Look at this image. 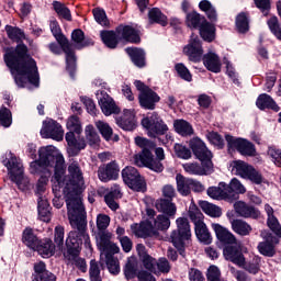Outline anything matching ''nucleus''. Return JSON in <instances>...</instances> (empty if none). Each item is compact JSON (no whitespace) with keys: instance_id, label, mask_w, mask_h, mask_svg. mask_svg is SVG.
I'll list each match as a JSON object with an SVG mask.
<instances>
[{"instance_id":"f257e3e1","label":"nucleus","mask_w":281,"mask_h":281,"mask_svg":"<svg viewBox=\"0 0 281 281\" xmlns=\"http://www.w3.org/2000/svg\"><path fill=\"white\" fill-rule=\"evenodd\" d=\"M3 60L11 74H14V81L18 87L23 89L27 82L33 87H38L41 77L38 75V66L36 60L27 55V46L18 44L16 47H8L4 49Z\"/></svg>"},{"instance_id":"f03ea898","label":"nucleus","mask_w":281,"mask_h":281,"mask_svg":"<svg viewBox=\"0 0 281 281\" xmlns=\"http://www.w3.org/2000/svg\"><path fill=\"white\" fill-rule=\"evenodd\" d=\"M74 231H70L66 239L67 250L64 254L66 260L79 271H87V261L80 257L82 244L85 247H91V238L87 233V217H68Z\"/></svg>"},{"instance_id":"7ed1b4c3","label":"nucleus","mask_w":281,"mask_h":281,"mask_svg":"<svg viewBox=\"0 0 281 281\" xmlns=\"http://www.w3.org/2000/svg\"><path fill=\"white\" fill-rule=\"evenodd\" d=\"M82 186L85 177L78 161H72L68 166V179L66 180L64 194L68 210V218H87V211L82 204Z\"/></svg>"},{"instance_id":"20e7f679","label":"nucleus","mask_w":281,"mask_h":281,"mask_svg":"<svg viewBox=\"0 0 281 281\" xmlns=\"http://www.w3.org/2000/svg\"><path fill=\"white\" fill-rule=\"evenodd\" d=\"M189 146L193 153V155L201 161L199 162H187L183 164V170L188 175H193L195 177H207V175H212L214 172V154L212 150L207 148L204 142L199 137H193L189 142Z\"/></svg>"},{"instance_id":"39448f33","label":"nucleus","mask_w":281,"mask_h":281,"mask_svg":"<svg viewBox=\"0 0 281 281\" xmlns=\"http://www.w3.org/2000/svg\"><path fill=\"white\" fill-rule=\"evenodd\" d=\"M135 144L138 148H142V151L134 156L135 166H138V168H148L153 172H164V164L155 160V156L153 155V150H155L157 144L142 136L135 137Z\"/></svg>"},{"instance_id":"423d86ee","label":"nucleus","mask_w":281,"mask_h":281,"mask_svg":"<svg viewBox=\"0 0 281 281\" xmlns=\"http://www.w3.org/2000/svg\"><path fill=\"white\" fill-rule=\"evenodd\" d=\"M38 156L41 164H44L46 168H55L52 182L55 188H63L65 182L63 181L65 177V157L61 154L56 153L52 147H42L38 149Z\"/></svg>"},{"instance_id":"0eeeda50","label":"nucleus","mask_w":281,"mask_h":281,"mask_svg":"<svg viewBox=\"0 0 281 281\" xmlns=\"http://www.w3.org/2000/svg\"><path fill=\"white\" fill-rule=\"evenodd\" d=\"M50 32L57 43L61 46L64 54H66V69L70 78H74V76H76V52H74L71 43H69L67 36L63 34L57 21L50 22Z\"/></svg>"},{"instance_id":"6e6552de","label":"nucleus","mask_w":281,"mask_h":281,"mask_svg":"<svg viewBox=\"0 0 281 281\" xmlns=\"http://www.w3.org/2000/svg\"><path fill=\"white\" fill-rule=\"evenodd\" d=\"M177 229L171 232L170 239L178 249L180 256H186V247L190 245L192 238V231L190 229V222L187 217H178L176 220Z\"/></svg>"},{"instance_id":"1a4fd4ad","label":"nucleus","mask_w":281,"mask_h":281,"mask_svg":"<svg viewBox=\"0 0 281 281\" xmlns=\"http://www.w3.org/2000/svg\"><path fill=\"white\" fill-rule=\"evenodd\" d=\"M134 87L139 91L138 102L142 109H145L146 111H155L157 102H160L161 97L142 80H135Z\"/></svg>"},{"instance_id":"9d476101","label":"nucleus","mask_w":281,"mask_h":281,"mask_svg":"<svg viewBox=\"0 0 281 281\" xmlns=\"http://www.w3.org/2000/svg\"><path fill=\"white\" fill-rule=\"evenodd\" d=\"M143 128H146L148 137H157L168 133V125L157 112L148 113L140 122Z\"/></svg>"},{"instance_id":"9b49d317","label":"nucleus","mask_w":281,"mask_h":281,"mask_svg":"<svg viewBox=\"0 0 281 281\" xmlns=\"http://www.w3.org/2000/svg\"><path fill=\"white\" fill-rule=\"evenodd\" d=\"M228 150H237L243 157H256V145L249 142L247 138H236L229 134L225 135Z\"/></svg>"},{"instance_id":"f8f14e48","label":"nucleus","mask_w":281,"mask_h":281,"mask_svg":"<svg viewBox=\"0 0 281 281\" xmlns=\"http://www.w3.org/2000/svg\"><path fill=\"white\" fill-rule=\"evenodd\" d=\"M122 179L124 184L135 192H144L146 190V180L142 178V175H139L135 167H125L122 170Z\"/></svg>"},{"instance_id":"ddd939ff","label":"nucleus","mask_w":281,"mask_h":281,"mask_svg":"<svg viewBox=\"0 0 281 281\" xmlns=\"http://www.w3.org/2000/svg\"><path fill=\"white\" fill-rule=\"evenodd\" d=\"M31 175H38L40 179L36 184L37 194H42L45 192V188H47V183H49V177H52V171L45 167L43 162H41V158L38 160H34L30 165Z\"/></svg>"},{"instance_id":"4468645a","label":"nucleus","mask_w":281,"mask_h":281,"mask_svg":"<svg viewBox=\"0 0 281 281\" xmlns=\"http://www.w3.org/2000/svg\"><path fill=\"white\" fill-rule=\"evenodd\" d=\"M40 133L43 139H55V142H63V137H65L63 125L52 119L43 122Z\"/></svg>"},{"instance_id":"2eb2a0df","label":"nucleus","mask_w":281,"mask_h":281,"mask_svg":"<svg viewBox=\"0 0 281 281\" xmlns=\"http://www.w3.org/2000/svg\"><path fill=\"white\" fill-rule=\"evenodd\" d=\"M183 54L188 56L191 63H201L203 59V45L198 35H191L189 44L183 48Z\"/></svg>"},{"instance_id":"dca6fc26","label":"nucleus","mask_w":281,"mask_h":281,"mask_svg":"<svg viewBox=\"0 0 281 281\" xmlns=\"http://www.w3.org/2000/svg\"><path fill=\"white\" fill-rule=\"evenodd\" d=\"M98 178L102 183H109V181H115L120 177V165L117 161L112 160L111 162L103 164L98 168Z\"/></svg>"},{"instance_id":"f3484780","label":"nucleus","mask_w":281,"mask_h":281,"mask_svg":"<svg viewBox=\"0 0 281 281\" xmlns=\"http://www.w3.org/2000/svg\"><path fill=\"white\" fill-rule=\"evenodd\" d=\"M223 256L225 260L237 265V267L245 265V255H243V249L238 246V241L224 246Z\"/></svg>"},{"instance_id":"a211bd4d","label":"nucleus","mask_w":281,"mask_h":281,"mask_svg":"<svg viewBox=\"0 0 281 281\" xmlns=\"http://www.w3.org/2000/svg\"><path fill=\"white\" fill-rule=\"evenodd\" d=\"M116 34L120 41L133 43L134 45H139V43H142L139 31L131 25L121 24L116 26Z\"/></svg>"},{"instance_id":"6ab92c4d","label":"nucleus","mask_w":281,"mask_h":281,"mask_svg":"<svg viewBox=\"0 0 281 281\" xmlns=\"http://www.w3.org/2000/svg\"><path fill=\"white\" fill-rule=\"evenodd\" d=\"M2 164L5 166V168H8L11 181L18 186H21V181H23V165L19 162L16 157H11L9 160L4 159Z\"/></svg>"},{"instance_id":"aec40b11","label":"nucleus","mask_w":281,"mask_h":281,"mask_svg":"<svg viewBox=\"0 0 281 281\" xmlns=\"http://www.w3.org/2000/svg\"><path fill=\"white\" fill-rule=\"evenodd\" d=\"M65 138L68 145L67 153L69 157H78V155H80V150H85L87 148V142L85 138H77L74 131L66 133Z\"/></svg>"},{"instance_id":"412c9836","label":"nucleus","mask_w":281,"mask_h":281,"mask_svg":"<svg viewBox=\"0 0 281 281\" xmlns=\"http://www.w3.org/2000/svg\"><path fill=\"white\" fill-rule=\"evenodd\" d=\"M131 229L136 238H151V236H159V232L155 231L150 220L140 222L139 224H132Z\"/></svg>"},{"instance_id":"4be33fe9","label":"nucleus","mask_w":281,"mask_h":281,"mask_svg":"<svg viewBox=\"0 0 281 281\" xmlns=\"http://www.w3.org/2000/svg\"><path fill=\"white\" fill-rule=\"evenodd\" d=\"M113 235L109 231L98 232V247L103 254H117L120 248L117 245L111 243Z\"/></svg>"},{"instance_id":"5701e85b","label":"nucleus","mask_w":281,"mask_h":281,"mask_svg":"<svg viewBox=\"0 0 281 281\" xmlns=\"http://www.w3.org/2000/svg\"><path fill=\"white\" fill-rule=\"evenodd\" d=\"M234 210L237 216L241 218H260V210L256 209L254 205L247 204V202L237 201L234 203Z\"/></svg>"},{"instance_id":"b1692460","label":"nucleus","mask_w":281,"mask_h":281,"mask_svg":"<svg viewBox=\"0 0 281 281\" xmlns=\"http://www.w3.org/2000/svg\"><path fill=\"white\" fill-rule=\"evenodd\" d=\"M32 281H56V276L47 270L43 261L35 262L33 266Z\"/></svg>"},{"instance_id":"393cba45","label":"nucleus","mask_w":281,"mask_h":281,"mask_svg":"<svg viewBox=\"0 0 281 281\" xmlns=\"http://www.w3.org/2000/svg\"><path fill=\"white\" fill-rule=\"evenodd\" d=\"M120 199H122V189L120 184H113L110 191L104 195V202L112 212H117V210H120L117 200Z\"/></svg>"},{"instance_id":"a878e982","label":"nucleus","mask_w":281,"mask_h":281,"mask_svg":"<svg viewBox=\"0 0 281 281\" xmlns=\"http://www.w3.org/2000/svg\"><path fill=\"white\" fill-rule=\"evenodd\" d=\"M226 192L229 203H234V201H238L240 194L247 192V189L243 186L240 180L233 178L228 184L226 183Z\"/></svg>"},{"instance_id":"bb28decb","label":"nucleus","mask_w":281,"mask_h":281,"mask_svg":"<svg viewBox=\"0 0 281 281\" xmlns=\"http://www.w3.org/2000/svg\"><path fill=\"white\" fill-rule=\"evenodd\" d=\"M203 65L207 69V71H212V74H221V67L223 64L221 63V57L214 52H209L202 57Z\"/></svg>"},{"instance_id":"cd10ccee","label":"nucleus","mask_w":281,"mask_h":281,"mask_svg":"<svg viewBox=\"0 0 281 281\" xmlns=\"http://www.w3.org/2000/svg\"><path fill=\"white\" fill-rule=\"evenodd\" d=\"M217 240L224 245V247H227V245H234V243H238L236 239V236L232 234V232L227 231V228L223 227L221 224H213L212 225Z\"/></svg>"},{"instance_id":"c85d7f7f","label":"nucleus","mask_w":281,"mask_h":281,"mask_svg":"<svg viewBox=\"0 0 281 281\" xmlns=\"http://www.w3.org/2000/svg\"><path fill=\"white\" fill-rule=\"evenodd\" d=\"M125 52L135 67H138V69H144V67H146V52L143 48L127 47L125 48Z\"/></svg>"},{"instance_id":"c756f323","label":"nucleus","mask_w":281,"mask_h":281,"mask_svg":"<svg viewBox=\"0 0 281 281\" xmlns=\"http://www.w3.org/2000/svg\"><path fill=\"white\" fill-rule=\"evenodd\" d=\"M206 194L210 199H214V201H227L229 203L227 183L225 182H220L217 187H209Z\"/></svg>"},{"instance_id":"7c9ffc66","label":"nucleus","mask_w":281,"mask_h":281,"mask_svg":"<svg viewBox=\"0 0 281 281\" xmlns=\"http://www.w3.org/2000/svg\"><path fill=\"white\" fill-rule=\"evenodd\" d=\"M33 251H37L42 258H52L56 254V245L49 238L40 239Z\"/></svg>"},{"instance_id":"2f4dec72","label":"nucleus","mask_w":281,"mask_h":281,"mask_svg":"<svg viewBox=\"0 0 281 281\" xmlns=\"http://www.w3.org/2000/svg\"><path fill=\"white\" fill-rule=\"evenodd\" d=\"M200 36L206 43H212L216 38V26L207 20H203L199 27Z\"/></svg>"},{"instance_id":"473e14b6","label":"nucleus","mask_w":281,"mask_h":281,"mask_svg":"<svg viewBox=\"0 0 281 281\" xmlns=\"http://www.w3.org/2000/svg\"><path fill=\"white\" fill-rule=\"evenodd\" d=\"M155 206L158 212H162V214H166L169 218L175 217V214H177V204H175L172 200L161 198L156 201Z\"/></svg>"},{"instance_id":"72a5a7b5","label":"nucleus","mask_w":281,"mask_h":281,"mask_svg":"<svg viewBox=\"0 0 281 281\" xmlns=\"http://www.w3.org/2000/svg\"><path fill=\"white\" fill-rule=\"evenodd\" d=\"M116 124L122 128L123 131H135V127L137 126L135 124V114L133 112L126 110L123 115L116 119Z\"/></svg>"},{"instance_id":"f704fd0d","label":"nucleus","mask_w":281,"mask_h":281,"mask_svg":"<svg viewBox=\"0 0 281 281\" xmlns=\"http://www.w3.org/2000/svg\"><path fill=\"white\" fill-rule=\"evenodd\" d=\"M99 105L101 106L102 113L106 116L120 113V108H117L115 101L109 94L103 95L99 100Z\"/></svg>"},{"instance_id":"c9c22d12","label":"nucleus","mask_w":281,"mask_h":281,"mask_svg":"<svg viewBox=\"0 0 281 281\" xmlns=\"http://www.w3.org/2000/svg\"><path fill=\"white\" fill-rule=\"evenodd\" d=\"M148 21L149 25H161V27H166L168 25V16L161 12L159 8H151L148 11Z\"/></svg>"},{"instance_id":"e433bc0d","label":"nucleus","mask_w":281,"mask_h":281,"mask_svg":"<svg viewBox=\"0 0 281 281\" xmlns=\"http://www.w3.org/2000/svg\"><path fill=\"white\" fill-rule=\"evenodd\" d=\"M256 105L260 109V111H265V109H270L276 113L280 111V106L278 103H276V100H273V98L267 93H262L257 98Z\"/></svg>"},{"instance_id":"4c0bfd02","label":"nucleus","mask_w":281,"mask_h":281,"mask_svg":"<svg viewBox=\"0 0 281 281\" xmlns=\"http://www.w3.org/2000/svg\"><path fill=\"white\" fill-rule=\"evenodd\" d=\"M71 41L75 42L78 49H82L85 47H91L94 45V42L89 38V37H85V32L80 29H76L72 31L71 33Z\"/></svg>"},{"instance_id":"58836bf2","label":"nucleus","mask_w":281,"mask_h":281,"mask_svg":"<svg viewBox=\"0 0 281 281\" xmlns=\"http://www.w3.org/2000/svg\"><path fill=\"white\" fill-rule=\"evenodd\" d=\"M177 191L181 196H190L192 178H186L181 173L176 176Z\"/></svg>"},{"instance_id":"ea45409f","label":"nucleus","mask_w":281,"mask_h":281,"mask_svg":"<svg viewBox=\"0 0 281 281\" xmlns=\"http://www.w3.org/2000/svg\"><path fill=\"white\" fill-rule=\"evenodd\" d=\"M95 126L105 142H111V139H113V142H120L119 135L113 136V127L109 125V123L97 121Z\"/></svg>"},{"instance_id":"a19ab883","label":"nucleus","mask_w":281,"mask_h":281,"mask_svg":"<svg viewBox=\"0 0 281 281\" xmlns=\"http://www.w3.org/2000/svg\"><path fill=\"white\" fill-rule=\"evenodd\" d=\"M101 40L109 49H115L120 44V35H117V29L115 31H102Z\"/></svg>"},{"instance_id":"79ce46f5","label":"nucleus","mask_w":281,"mask_h":281,"mask_svg":"<svg viewBox=\"0 0 281 281\" xmlns=\"http://www.w3.org/2000/svg\"><path fill=\"white\" fill-rule=\"evenodd\" d=\"M199 8L201 12H204L206 14L211 23H216V21H218V13L216 12V8L214 7V4H212V2H210V0L200 1Z\"/></svg>"},{"instance_id":"37998d69","label":"nucleus","mask_w":281,"mask_h":281,"mask_svg":"<svg viewBox=\"0 0 281 281\" xmlns=\"http://www.w3.org/2000/svg\"><path fill=\"white\" fill-rule=\"evenodd\" d=\"M232 229L233 232H235V234H238L239 236H249L254 228H251V225H249V223L243 220H233Z\"/></svg>"},{"instance_id":"c03bdc74","label":"nucleus","mask_w":281,"mask_h":281,"mask_svg":"<svg viewBox=\"0 0 281 281\" xmlns=\"http://www.w3.org/2000/svg\"><path fill=\"white\" fill-rule=\"evenodd\" d=\"M176 132L182 137H190L194 135V128L192 125L186 120H177L173 123Z\"/></svg>"},{"instance_id":"a18cd8bd","label":"nucleus","mask_w":281,"mask_h":281,"mask_svg":"<svg viewBox=\"0 0 281 281\" xmlns=\"http://www.w3.org/2000/svg\"><path fill=\"white\" fill-rule=\"evenodd\" d=\"M235 25L239 34H247L249 32V12H240L235 19Z\"/></svg>"},{"instance_id":"49530a36","label":"nucleus","mask_w":281,"mask_h":281,"mask_svg":"<svg viewBox=\"0 0 281 281\" xmlns=\"http://www.w3.org/2000/svg\"><path fill=\"white\" fill-rule=\"evenodd\" d=\"M195 236L200 243H203V245H212V234L210 233V229H207L205 223L195 226Z\"/></svg>"},{"instance_id":"de8ad7c7","label":"nucleus","mask_w":281,"mask_h":281,"mask_svg":"<svg viewBox=\"0 0 281 281\" xmlns=\"http://www.w3.org/2000/svg\"><path fill=\"white\" fill-rule=\"evenodd\" d=\"M41 239L34 234L32 228H25L22 233V243L29 247V249H36Z\"/></svg>"},{"instance_id":"09e8293b","label":"nucleus","mask_w":281,"mask_h":281,"mask_svg":"<svg viewBox=\"0 0 281 281\" xmlns=\"http://www.w3.org/2000/svg\"><path fill=\"white\" fill-rule=\"evenodd\" d=\"M203 20L205 21V16H201V13L192 11L187 13L186 24L188 27H190V30H199L203 23L201 21Z\"/></svg>"},{"instance_id":"8fccbe9b","label":"nucleus","mask_w":281,"mask_h":281,"mask_svg":"<svg viewBox=\"0 0 281 281\" xmlns=\"http://www.w3.org/2000/svg\"><path fill=\"white\" fill-rule=\"evenodd\" d=\"M200 207L204 214H207V216H212L213 218H221V216H223V211L220 206H216V204H212L207 201H202L200 203Z\"/></svg>"},{"instance_id":"3c124183","label":"nucleus","mask_w":281,"mask_h":281,"mask_svg":"<svg viewBox=\"0 0 281 281\" xmlns=\"http://www.w3.org/2000/svg\"><path fill=\"white\" fill-rule=\"evenodd\" d=\"M150 223H153L155 232H166L167 229H170V217L168 215H157Z\"/></svg>"},{"instance_id":"603ef678","label":"nucleus","mask_w":281,"mask_h":281,"mask_svg":"<svg viewBox=\"0 0 281 281\" xmlns=\"http://www.w3.org/2000/svg\"><path fill=\"white\" fill-rule=\"evenodd\" d=\"M53 10L56 12L58 19L64 21H71V10L60 1H53Z\"/></svg>"},{"instance_id":"864d4df0","label":"nucleus","mask_w":281,"mask_h":281,"mask_svg":"<svg viewBox=\"0 0 281 281\" xmlns=\"http://www.w3.org/2000/svg\"><path fill=\"white\" fill-rule=\"evenodd\" d=\"M8 38L13 41V43H21L25 38V32L19 29V26L5 25L4 27Z\"/></svg>"},{"instance_id":"5fc2aeb1","label":"nucleus","mask_w":281,"mask_h":281,"mask_svg":"<svg viewBox=\"0 0 281 281\" xmlns=\"http://www.w3.org/2000/svg\"><path fill=\"white\" fill-rule=\"evenodd\" d=\"M252 167L254 166L243 160H237L234 162L233 172H235L237 177H241V179H246Z\"/></svg>"},{"instance_id":"6e6d98bb","label":"nucleus","mask_w":281,"mask_h":281,"mask_svg":"<svg viewBox=\"0 0 281 281\" xmlns=\"http://www.w3.org/2000/svg\"><path fill=\"white\" fill-rule=\"evenodd\" d=\"M260 262H262V258L255 256L252 260L246 262L244 257V265L239 266L248 273H251L252 276H256L260 272Z\"/></svg>"},{"instance_id":"4d7b16f0","label":"nucleus","mask_w":281,"mask_h":281,"mask_svg":"<svg viewBox=\"0 0 281 281\" xmlns=\"http://www.w3.org/2000/svg\"><path fill=\"white\" fill-rule=\"evenodd\" d=\"M37 212L42 221L45 223L49 221V216H52V213L49 212V202L43 199V196H40L37 200Z\"/></svg>"},{"instance_id":"13d9d810","label":"nucleus","mask_w":281,"mask_h":281,"mask_svg":"<svg viewBox=\"0 0 281 281\" xmlns=\"http://www.w3.org/2000/svg\"><path fill=\"white\" fill-rule=\"evenodd\" d=\"M189 218L190 221H192L194 227L202 225L203 223V213L201 212V210L199 209V206H196V204H191L189 207Z\"/></svg>"},{"instance_id":"bf43d9fd","label":"nucleus","mask_w":281,"mask_h":281,"mask_svg":"<svg viewBox=\"0 0 281 281\" xmlns=\"http://www.w3.org/2000/svg\"><path fill=\"white\" fill-rule=\"evenodd\" d=\"M257 248L259 254H261V256H266V258H273V256H276V246H273V243L269 240L260 241Z\"/></svg>"},{"instance_id":"052dcab7","label":"nucleus","mask_w":281,"mask_h":281,"mask_svg":"<svg viewBox=\"0 0 281 281\" xmlns=\"http://www.w3.org/2000/svg\"><path fill=\"white\" fill-rule=\"evenodd\" d=\"M86 139L89 146H99L100 135L98 134L93 125L86 126Z\"/></svg>"},{"instance_id":"680f3d73","label":"nucleus","mask_w":281,"mask_h":281,"mask_svg":"<svg viewBox=\"0 0 281 281\" xmlns=\"http://www.w3.org/2000/svg\"><path fill=\"white\" fill-rule=\"evenodd\" d=\"M267 25L278 41H281V25L278 16L273 15L267 21Z\"/></svg>"},{"instance_id":"e2e57ef3","label":"nucleus","mask_w":281,"mask_h":281,"mask_svg":"<svg viewBox=\"0 0 281 281\" xmlns=\"http://www.w3.org/2000/svg\"><path fill=\"white\" fill-rule=\"evenodd\" d=\"M0 126H3V128L12 126V111L4 105L0 108Z\"/></svg>"},{"instance_id":"0e129e2a","label":"nucleus","mask_w":281,"mask_h":281,"mask_svg":"<svg viewBox=\"0 0 281 281\" xmlns=\"http://www.w3.org/2000/svg\"><path fill=\"white\" fill-rule=\"evenodd\" d=\"M137 271V261H135V259H128L124 268L125 278L127 280H133V278L138 276Z\"/></svg>"},{"instance_id":"69168bd1","label":"nucleus","mask_w":281,"mask_h":281,"mask_svg":"<svg viewBox=\"0 0 281 281\" xmlns=\"http://www.w3.org/2000/svg\"><path fill=\"white\" fill-rule=\"evenodd\" d=\"M206 137L210 142V144H212L213 146H216V148H218L220 150H223V148H225V139H223V136H221V134H218V132H209L206 134Z\"/></svg>"},{"instance_id":"338daca9","label":"nucleus","mask_w":281,"mask_h":281,"mask_svg":"<svg viewBox=\"0 0 281 281\" xmlns=\"http://www.w3.org/2000/svg\"><path fill=\"white\" fill-rule=\"evenodd\" d=\"M105 258L110 273H112V276H117V273H120V261L117 258L113 257V254L111 252H108Z\"/></svg>"},{"instance_id":"774afa93","label":"nucleus","mask_w":281,"mask_h":281,"mask_svg":"<svg viewBox=\"0 0 281 281\" xmlns=\"http://www.w3.org/2000/svg\"><path fill=\"white\" fill-rule=\"evenodd\" d=\"M90 281H102V276L100 274V263L92 259L90 261L89 268Z\"/></svg>"}]
</instances>
